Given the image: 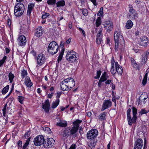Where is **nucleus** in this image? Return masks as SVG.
<instances>
[{"instance_id": "f257e3e1", "label": "nucleus", "mask_w": 149, "mask_h": 149, "mask_svg": "<svg viewBox=\"0 0 149 149\" xmlns=\"http://www.w3.org/2000/svg\"><path fill=\"white\" fill-rule=\"evenodd\" d=\"M114 39L115 40V52H117L118 50L122 51L125 46V41L123 36L121 34L120 31L118 29L115 31L114 33Z\"/></svg>"}, {"instance_id": "f03ea898", "label": "nucleus", "mask_w": 149, "mask_h": 149, "mask_svg": "<svg viewBox=\"0 0 149 149\" xmlns=\"http://www.w3.org/2000/svg\"><path fill=\"white\" fill-rule=\"evenodd\" d=\"M132 113L133 116L132 118L130 115V113L131 109L130 108H129L127 112V118L128 122V124L130 126H131L133 123L135 124L136 123L137 120V118L136 116V114L137 112V109L134 107H132Z\"/></svg>"}, {"instance_id": "7ed1b4c3", "label": "nucleus", "mask_w": 149, "mask_h": 149, "mask_svg": "<svg viewBox=\"0 0 149 149\" xmlns=\"http://www.w3.org/2000/svg\"><path fill=\"white\" fill-rule=\"evenodd\" d=\"M60 135L62 137L65 139H67L69 136L71 137L72 139H74L77 136V135L76 134L70 127H66L62 130Z\"/></svg>"}, {"instance_id": "20e7f679", "label": "nucleus", "mask_w": 149, "mask_h": 149, "mask_svg": "<svg viewBox=\"0 0 149 149\" xmlns=\"http://www.w3.org/2000/svg\"><path fill=\"white\" fill-rule=\"evenodd\" d=\"M25 9L24 6L22 3H17L14 7V14L17 17H19L24 13Z\"/></svg>"}, {"instance_id": "39448f33", "label": "nucleus", "mask_w": 149, "mask_h": 149, "mask_svg": "<svg viewBox=\"0 0 149 149\" xmlns=\"http://www.w3.org/2000/svg\"><path fill=\"white\" fill-rule=\"evenodd\" d=\"M58 50V45L55 41H53L50 42L47 48V51L49 54H56Z\"/></svg>"}, {"instance_id": "423d86ee", "label": "nucleus", "mask_w": 149, "mask_h": 149, "mask_svg": "<svg viewBox=\"0 0 149 149\" xmlns=\"http://www.w3.org/2000/svg\"><path fill=\"white\" fill-rule=\"evenodd\" d=\"M77 53L73 50L68 51L66 56V59L70 63H73L77 60L76 56Z\"/></svg>"}, {"instance_id": "0eeeda50", "label": "nucleus", "mask_w": 149, "mask_h": 149, "mask_svg": "<svg viewBox=\"0 0 149 149\" xmlns=\"http://www.w3.org/2000/svg\"><path fill=\"white\" fill-rule=\"evenodd\" d=\"M129 12L128 15L129 18H132L134 19H137L138 18V14L136 13V11L134 9L132 6L129 5Z\"/></svg>"}, {"instance_id": "6e6552de", "label": "nucleus", "mask_w": 149, "mask_h": 149, "mask_svg": "<svg viewBox=\"0 0 149 149\" xmlns=\"http://www.w3.org/2000/svg\"><path fill=\"white\" fill-rule=\"evenodd\" d=\"M98 132L96 129H92L89 131L87 134L88 139H92L95 138L98 135Z\"/></svg>"}, {"instance_id": "1a4fd4ad", "label": "nucleus", "mask_w": 149, "mask_h": 149, "mask_svg": "<svg viewBox=\"0 0 149 149\" xmlns=\"http://www.w3.org/2000/svg\"><path fill=\"white\" fill-rule=\"evenodd\" d=\"M54 140L52 138H47L45 140L44 139L43 146L46 148H49L52 146L54 144Z\"/></svg>"}, {"instance_id": "9d476101", "label": "nucleus", "mask_w": 149, "mask_h": 149, "mask_svg": "<svg viewBox=\"0 0 149 149\" xmlns=\"http://www.w3.org/2000/svg\"><path fill=\"white\" fill-rule=\"evenodd\" d=\"M44 139V137L42 135L38 136L34 140V144L37 146H39L42 144L43 145Z\"/></svg>"}, {"instance_id": "9b49d317", "label": "nucleus", "mask_w": 149, "mask_h": 149, "mask_svg": "<svg viewBox=\"0 0 149 149\" xmlns=\"http://www.w3.org/2000/svg\"><path fill=\"white\" fill-rule=\"evenodd\" d=\"M82 122V120L79 119H77L74 121L72 124L73 126L71 127V128L74 131L76 134L78 135V131L79 127V124Z\"/></svg>"}, {"instance_id": "f8f14e48", "label": "nucleus", "mask_w": 149, "mask_h": 149, "mask_svg": "<svg viewBox=\"0 0 149 149\" xmlns=\"http://www.w3.org/2000/svg\"><path fill=\"white\" fill-rule=\"evenodd\" d=\"M104 28L107 30V31L110 32L112 30L113 27L112 22L109 20L106 21L103 24Z\"/></svg>"}, {"instance_id": "ddd939ff", "label": "nucleus", "mask_w": 149, "mask_h": 149, "mask_svg": "<svg viewBox=\"0 0 149 149\" xmlns=\"http://www.w3.org/2000/svg\"><path fill=\"white\" fill-rule=\"evenodd\" d=\"M46 58L45 55L43 54H38L37 61L38 64L39 65H42L45 62Z\"/></svg>"}, {"instance_id": "4468645a", "label": "nucleus", "mask_w": 149, "mask_h": 149, "mask_svg": "<svg viewBox=\"0 0 149 149\" xmlns=\"http://www.w3.org/2000/svg\"><path fill=\"white\" fill-rule=\"evenodd\" d=\"M138 42L141 46H146L148 44V39L146 36H142L138 39Z\"/></svg>"}, {"instance_id": "2eb2a0df", "label": "nucleus", "mask_w": 149, "mask_h": 149, "mask_svg": "<svg viewBox=\"0 0 149 149\" xmlns=\"http://www.w3.org/2000/svg\"><path fill=\"white\" fill-rule=\"evenodd\" d=\"M17 40L19 46H23L26 45V40L25 37L23 35L19 36Z\"/></svg>"}, {"instance_id": "dca6fc26", "label": "nucleus", "mask_w": 149, "mask_h": 149, "mask_svg": "<svg viewBox=\"0 0 149 149\" xmlns=\"http://www.w3.org/2000/svg\"><path fill=\"white\" fill-rule=\"evenodd\" d=\"M112 103L109 100H104L102 106L101 111H104L105 109L110 107Z\"/></svg>"}, {"instance_id": "f3484780", "label": "nucleus", "mask_w": 149, "mask_h": 149, "mask_svg": "<svg viewBox=\"0 0 149 149\" xmlns=\"http://www.w3.org/2000/svg\"><path fill=\"white\" fill-rule=\"evenodd\" d=\"M143 141L141 139H138L135 141L134 149H141L143 146Z\"/></svg>"}, {"instance_id": "a211bd4d", "label": "nucleus", "mask_w": 149, "mask_h": 149, "mask_svg": "<svg viewBox=\"0 0 149 149\" xmlns=\"http://www.w3.org/2000/svg\"><path fill=\"white\" fill-rule=\"evenodd\" d=\"M36 32L34 33V36L39 38L44 33V31L42 27L38 26L36 29Z\"/></svg>"}, {"instance_id": "6ab92c4d", "label": "nucleus", "mask_w": 149, "mask_h": 149, "mask_svg": "<svg viewBox=\"0 0 149 149\" xmlns=\"http://www.w3.org/2000/svg\"><path fill=\"white\" fill-rule=\"evenodd\" d=\"M42 108H43L46 113L49 112V110L50 108V105L48 99H47L45 102L44 104L42 105Z\"/></svg>"}, {"instance_id": "aec40b11", "label": "nucleus", "mask_w": 149, "mask_h": 149, "mask_svg": "<svg viewBox=\"0 0 149 149\" xmlns=\"http://www.w3.org/2000/svg\"><path fill=\"white\" fill-rule=\"evenodd\" d=\"M115 67L116 69V72L118 74L120 75L122 74L123 72V69L121 66L118 63V62H115Z\"/></svg>"}, {"instance_id": "412c9836", "label": "nucleus", "mask_w": 149, "mask_h": 149, "mask_svg": "<svg viewBox=\"0 0 149 149\" xmlns=\"http://www.w3.org/2000/svg\"><path fill=\"white\" fill-rule=\"evenodd\" d=\"M24 83L26 86L28 87H31L33 83L31 82L30 77H26L25 79Z\"/></svg>"}, {"instance_id": "4be33fe9", "label": "nucleus", "mask_w": 149, "mask_h": 149, "mask_svg": "<svg viewBox=\"0 0 149 149\" xmlns=\"http://www.w3.org/2000/svg\"><path fill=\"white\" fill-rule=\"evenodd\" d=\"M34 6V4L33 3H29L28 6L27 11V14L30 15L31 11L32 10Z\"/></svg>"}, {"instance_id": "5701e85b", "label": "nucleus", "mask_w": 149, "mask_h": 149, "mask_svg": "<svg viewBox=\"0 0 149 149\" xmlns=\"http://www.w3.org/2000/svg\"><path fill=\"white\" fill-rule=\"evenodd\" d=\"M56 125L57 126L62 127H65L67 126V123L66 121H61L57 123Z\"/></svg>"}, {"instance_id": "b1692460", "label": "nucleus", "mask_w": 149, "mask_h": 149, "mask_svg": "<svg viewBox=\"0 0 149 149\" xmlns=\"http://www.w3.org/2000/svg\"><path fill=\"white\" fill-rule=\"evenodd\" d=\"M61 89L63 91H68L67 88L69 87L68 84L64 82V81H62L61 83Z\"/></svg>"}, {"instance_id": "393cba45", "label": "nucleus", "mask_w": 149, "mask_h": 149, "mask_svg": "<svg viewBox=\"0 0 149 149\" xmlns=\"http://www.w3.org/2000/svg\"><path fill=\"white\" fill-rule=\"evenodd\" d=\"M109 76L107 74L106 72H104V73H103L100 79L102 80V81L104 82L106 81L107 79L109 78Z\"/></svg>"}, {"instance_id": "a878e982", "label": "nucleus", "mask_w": 149, "mask_h": 149, "mask_svg": "<svg viewBox=\"0 0 149 149\" xmlns=\"http://www.w3.org/2000/svg\"><path fill=\"white\" fill-rule=\"evenodd\" d=\"M63 81H64V82L68 84L69 82L70 83H72L73 85L75 84V81L71 77L65 79Z\"/></svg>"}, {"instance_id": "bb28decb", "label": "nucleus", "mask_w": 149, "mask_h": 149, "mask_svg": "<svg viewBox=\"0 0 149 149\" xmlns=\"http://www.w3.org/2000/svg\"><path fill=\"white\" fill-rule=\"evenodd\" d=\"M93 140L90 142L89 145H88L89 147L91 149H92V148H94L96 145L97 140L96 139H93Z\"/></svg>"}, {"instance_id": "cd10ccee", "label": "nucleus", "mask_w": 149, "mask_h": 149, "mask_svg": "<svg viewBox=\"0 0 149 149\" xmlns=\"http://www.w3.org/2000/svg\"><path fill=\"white\" fill-rule=\"evenodd\" d=\"M133 25V23L132 22L131 20H129L126 24L125 27L127 29H130L132 27Z\"/></svg>"}, {"instance_id": "c85d7f7f", "label": "nucleus", "mask_w": 149, "mask_h": 149, "mask_svg": "<svg viewBox=\"0 0 149 149\" xmlns=\"http://www.w3.org/2000/svg\"><path fill=\"white\" fill-rule=\"evenodd\" d=\"M64 48L62 49L61 50L58 58L57 61L58 63H59V62L62 60L63 57V56L64 52Z\"/></svg>"}, {"instance_id": "c756f323", "label": "nucleus", "mask_w": 149, "mask_h": 149, "mask_svg": "<svg viewBox=\"0 0 149 149\" xmlns=\"http://www.w3.org/2000/svg\"><path fill=\"white\" fill-rule=\"evenodd\" d=\"M106 113L105 112H103L101 113L98 116V118L101 120H104L106 119Z\"/></svg>"}, {"instance_id": "7c9ffc66", "label": "nucleus", "mask_w": 149, "mask_h": 149, "mask_svg": "<svg viewBox=\"0 0 149 149\" xmlns=\"http://www.w3.org/2000/svg\"><path fill=\"white\" fill-rule=\"evenodd\" d=\"M59 103V99H56L55 102H53L52 105V108L53 109L56 108L58 105Z\"/></svg>"}, {"instance_id": "2f4dec72", "label": "nucleus", "mask_w": 149, "mask_h": 149, "mask_svg": "<svg viewBox=\"0 0 149 149\" xmlns=\"http://www.w3.org/2000/svg\"><path fill=\"white\" fill-rule=\"evenodd\" d=\"M65 2L64 0H61L58 1L56 3V6L57 7H60L61 6H63L65 5Z\"/></svg>"}, {"instance_id": "473e14b6", "label": "nucleus", "mask_w": 149, "mask_h": 149, "mask_svg": "<svg viewBox=\"0 0 149 149\" xmlns=\"http://www.w3.org/2000/svg\"><path fill=\"white\" fill-rule=\"evenodd\" d=\"M148 75V72L146 73L145 74L142 81V84L143 86H145L146 84Z\"/></svg>"}, {"instance_id": "72a5a7b5", "label": "nucleus", "mask_w": 149, "mask_h": 149, "mask_svg": "<svg viewBox=\"0 0 149 149\" xmlns=\"http://www.w3.org/2000/svg\"><path fill=\"white\" fill-rule=\"evenodd\" d=\"M80 10L82 12L83 15L86 16L88 15V10L86 8L80 9Z\"/></svg>"}, {"instance_id": "f704fd0d", "label": "nucleus", "mask_w": 149, "mask_h": 149, "mask_svg": "<svg viewBox=\"0 0 149 149\" xmlns=\"http://www.w3.org/2000/svg\"><path fill=\"white\" fill-rule=\"evenodd\" d=\"M111 67L110 70V72L112 74H114L116 72V69L115 70L114 67V63L113 62L111 63Z\"/></svg>"}, {"instance_id": "c9c22d12", "label": "nucleus", "mask_w": 149, "mask_h": 149, "mask_svg": "<svg viewBox=\"0 0 149 149\" xmlns=\"http://www.w3.org/2000/svg\"><path fill=\"white\" fill-rule=\"evenodd\" d=\"M102 23V21L101 18L99 17L97 19L95 25L97 27H98Z\"/></svg>"}, {"instance_id": "e433bc0d", "label": "nucleus", "mask_w": 149, "mask_h": 149, "mask_svg": "<svg viewBox=\"0 0 149 149\" xmlns=\"http://www.w3.org/2000/svg\"><path fill=\"white\" fill-rule=\"evenodd\" d=\"M132 64L133 67L134 68H137L138 67V65L137 64L133 58H131Z\"/></svg>"}, {"instance_id": "4c0bfd02", "label": "nucleus", "mask_w": 149, "mask_h": 149, "mask_svg": "<svg viewBox=\"0 0 149 149\" xmlns=\"http://www.w3.org/2000/svg\"><path fill=\"white\" fill-rule=\"evenodd\" d=\"M9 88V86L7 85L6 87H4L2 89V93L4 95L7 93L8 90Z\"/></svg>"}, {"instance_id": "58836bf2", "label": "nucleus", "mask_w": 149, "mask_h": 149, "mask_svg": "<svg viewBox=\"0 0 149 149\" xmlns=\"http://www.w3.org/2000/svg\"><path fill=\"white\" fill-rule=\"evenodd\" d=\"M8 77L10 83H12L13 81V79L14 78V75L11 72L9 74Z\"/></svg>"}, {"instance_id": "ea45409f", "label": "nucleus", "mask_w": 149, "mask_h": 149, "mask_svg": "<svg viewBox=\"0 0 149 149\" xmlns=\"http://www.w3.org/2000/svg\"><path fill=\"white\" fill-rule=\"evenodd\" d=\"M21 74L22 77L24 78L27 75V73L26 70L24 69L21 70Z\"/></svg>"}, {"instance_id": "a19ab883", "label": "nucleus", "mask_w": 149, "mask_h": 149, "mask_svg": "<svg viewBox=\"0 0 149 149\" xmlns=\"http://www.w3.org/2000/svg\"><path fill=\"white\" fill-rule=\"evenodd\" d=\"M31 138L29 137L26 140V142L24 145L23 147V149H26L28 146L29 145Z\"/></svg>"}, {"instance_id": "79ce46f5", "label": "nucleus", "mask_w": 149, "mask_h": 149, "mask_svg": "<svg viewBox=\"0 0 149 149\" xmlns=\"http://www.w3.org/2000/svg\"><path fill=\"white\" fill-rule=\"evenodd\" d=\"M148 56H144L143 55L142 56V60L141 61V63L142 64H144L146 62L147 60Z\"/></svg>"}, {"instance_id": "37998d69", "label": "nucleus", "mask_w": 149, "mask_h": 149, "mask_svg": "<svg viewBox=\"0 0 149 149\" xmlns=\"http://www.w3.org/2000/svg\"><path fill=\"white\" fill-rule=\"evenodd\" d=\"M7 59V57L5 56H3V58L0 61V67L2 66L6 60Z\"/></svg>"}, {"instance_id": "c03bdc74", "label": "nucleus", "mask_w": 149, "mask_h": 149, "mask_svg": "<svg viewBox=\"0 0 149 149\" xmlns=\"http://www.w3.org/2000/svg\"><path fill=\"white\" fill-rule=\"evenodd\" d=\"M17 100L20 104H22L24 100V97L23 96H19L18 97Z\"/></svg>"}, {"instance_id": "a18cd8bd", "label": "nucleus", "mask_w": 149, "mask_h": 149, "mask_svg": "<svg viewBox=\"0 0 149 149\" xmlns=\"http://www.w3.org/2000/svg\"><path fill=\"white\" fill-rule=\"evenodd\" d=\"M102 27H101V28H100L99 30V31L97 36V38H102Z\"/></svg>"}, {"instance_id": "49530a36", "label": "nucleus", "mask_w": 149, "mask_h": 149, "mask_svg": "<svg viewBox=\"0 0 149 149\" xmlns=\"http://www.w3.org/2000/svg\"><path fill=\"white\" fill-rule=\"evenodd\" d=\"M102 73L101 70H97V71L96 76H95L94 78L95 79H99Z\"/></svg>"}, {"instance_id": "de8ad7c7", "label": "nucleus", "mask_w": 149, "mask_h": 149, "mask_svg": "<svg viewBox=\"0 0 149 149\" xmlns=\"http://www.w3.org/2000/svg\"><path fill=\"white\" fill-rule=\"evenodd\" d=\"M47 3L49 5H54L56 3V0H47Z\"/></svg>"}, {"instance_id": "09e8293b", "label": "nucleus", "mask_w": 149, "mask_h": 149, "mask_svg": "<svg viewBox=\"0 0 149 149\" xmlns=\"http://www.w3.org/2000/svg\"><path fill=\"white\" fill-rule=\"evenodd\" d=\"M49 15V13L45 12L42 15V18L43 19H45Z\"/></svg>"}, {"instance_id": "8fccbe9b", "label": "nucleus", "mask_w": 149, "mask_h": 149, "mask_svg": "<svg viewBox=\"0 0 149 149\" xmlns=\"http://www.w3.org/2000/svg\"><path fill=\"white\" fill-rule=\"evenodd\" d=\"M143 95H141V96H140V97L139 98V101H138V104H139L141 102V101L142 102V100H141L142 98H143V100L144 101H145V100L147 98V97H143Z\"/></svg>"}, {"instance_id": "3c124183", "label": "nucleus", "mask_w": 149, "mask_h": 149, "mask_svg": "<svg viewBox=\"0 0 149 149\" xmlns=\"http://www.w3.org/2000/svg\"><path fill=\"white\" fill-rule=\"evenodd\" d=\"M7 107V103L4 105V107L2 109L3 115L4 117L5 116L6 113V108Z\"/></svg>"}, {"instance_id": "603ef678", "label": "nucleus", "mask_w": 149, "mask_h": 149, "mask_svg": "<svg viewBox=\"0 0 149 149\" xmlns=\"http://www.w3.org/2000/svg\"><path fill=\"white\" fill-rule=\"evenodd\" d=\"M96 42L97 44L100 45L102 41V38H97L96 40Z\"/></svg>"}, {"instance_id": "864d4df0", "label": "nucleus", "mask_w": 149, "mask_h": 149, "mask_svg": "<svg viewBox=\"0 0 149 149\" xmlns=\"http://www.w3.org/2000/svg\"><path fill=\"white\" fill-rule=\"evenodd\" d=\"M147 113V111L144 109H141V111L139 112V113L141 114L142 115L143 114H146Z\"/></svg>"}, {"instance_id": "5fc2aeb1", "label": "nucleus", "mask_w": 149, "mask_h": 149, "mask_svg": "<svg viewBox=\"0 0 149 149\" xmlns=\"http://www.w3.org/2000/svg\"><path fill=\"white\" fill-rule=\"evenodd\" d=\"M112 96H113V97H112V100L114 102L115 105L116 106V99L113 93V91H112Z\"/></svg>"}, {"instance_id": "6e6d98bb", "label": "nucleus", "mask_w": 149, "mask_h": 149, "mask_svg": "<svg viewBox=\"0 0 149 149\" xmlns=\"http://www.w3.org/2000/svg\"><path fill=\"white\" fill-rule=\"evenodd\" d=\"M30 132L29 131L27 132L25 134L24 136L25 138H27V137H28L30 134Z\"/></svg>"}, {"instance_id": "4d7b16f0", "label": "nucleus", "mask_w": 149, "mask_h": 149, "mask_svg": "<svg viewBox=\"0 0 149 149\" xmlns=\"http://www.w3.org/2000/svg\"><path fill=\"white\" fill-rule=\"evenodd\" d=\"M78 29L80 31V32H81L82 33L83 36H85V32L81 28H79Z\"/></svg>"}, {"instance_id": "13d9d810", "label": "nucleus", "mask_w": 149, "mask_h": 149, "mask_svg": "<svg viewBox=\"0 0 149 149\" xmlns=\"http://www.w3.org/2000/svg\"><path fill=\"white\" fill-rule=\"evenodd\" d=\"M61 93L60 92H57L56 96L57 99H59V98L60 97V96L61 95Z\"/></svg>"}, {"instance_id": "bf43d9fd", "label": "nucleus", "mask_w": 149, "mask_h": 149, "mask_svg": "<svg viewBox=\"0 0 149 149\" xmlns=\"http://www.w3.org/2000/svg\"><path fill=\"white\" fill-rule=\"evenodd\" d=\"M76 145L75 144H72L69 149H75Z\"/></svg>"}, {"instance_id": "052dcab7", "label": "nucleus", "mask_w": 149, "mask_h": 149, "mask_svg": "<svg viewBox=\"0 0 149 149\" xmlns=\"http://www.w3.org/2000/svg\"><path fill=\"white\" fill-rule=\"evenodd\" d=\"M17 144L19 147H22V141L19 140L18 141Z\"/></svg>"}, {"instance_id": "680f3d73", "label": "nucleus", "mask_w": 149, "mask_h": 149, "mask_svg": "<svg viewBox=\"0 0 149 149\" xmlns=\"http://www.w3.org/2000/svg\"><path fill=\"white\" fill-rule=\"evenodd\" d=\"M105 82V84H109L111 82H112V80L111 79H108Z\"/></svg>"}, {"instance_id": "e2e57ef3", "label": "nucleus", "mask_w": 149, "mask_h": 149, "mask_svg": "<svg viewBox=\"0 0 149 149\" xmlns=\"http://www.w3.org/2000/svg\"><path fill=\"white\" fill-rule=\"evenodd\" d=\"M64 41H61V43L60 44V47H61L62 49H63V48L64 47Z\"/></svg>"}, {"instance_id": "0e129e2a", "label": "nucleus", "mask_w": 149, "mask_h": 149, "mask_svg": "<svg viewBox=\"0 0 149 149\" xmlns=\"http://www.w3.org/2000/svg\"><path fill=\"white\" fill-rule=\"evenodd\" d=\"M45 130L47 131L48 133H50L51 132L50 129L48 127H45Z\"/></svg>"}, {"instance_id": "69168bd1", "label": "nucleus", "mask_w": 149, "mask_h": 149, "mask_svg": "<svg viewBox=\"0 0 149 149\" xmlns=\"http://www.w3.org/2000/svg\"><path fill=\"white\" fill-rule=\"evenodd\" d=\"M102 82H103V81H102V80H100H100L99 81L98 84V86L99 87H101V84H102Z\"/></svg>"}, {"instance_id": "338daca9", "label": "nucleus", "mask_w": 149, "mask_h": 149, "mask_svg": "<svg viewBox=\"0 0 149 149\" xmlns=\"http://www.w3.org/2000/svg\"><path fill=\"white\" fill-rule=\"evenodd\" d=\"M93 3L94 5L96 6L97 5L96 0H90Z\"/></svg>"}, {"instance_id": "774afa93", "label": "nucleus", "mask_w": 149, "mask_h": 149, "mask_svg": "<svg viewBox=\"0 0 149 149\" xmlns=\"http://www.w3.org/2000/svg\"><path fill=\"white\" fill-rule=\"evenodd\" d=\"M11 20L9 17H8L7 24L8 25L10 26L11 25Z\"/></svg>"}]
</instances>
